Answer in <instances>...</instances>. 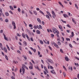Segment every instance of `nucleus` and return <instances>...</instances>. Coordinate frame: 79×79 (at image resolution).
<instances>
[{
  "instance_id": "1",
  "label": "nucleus",
  "mask_w": 79,
  "mask_h": 79,
  "mask_svg": "<svg viewBox=\"0 0 79 79\" xmlns=\"http://www.w3.org/2000/svg\"><path fill=\"white\" fill-rule=\"evenodd\" d=\"M12 24L13 26H14V29H15L16 27V25H15V23L14 21H12Z\"/></svg>"
},
{
  "instance_id": "2",
  "label": "nucleus",
  "mask_w": 79,
  "mask_h": 79,
  "mask_svg": "<svg viewBox=\"0 0 79 79\" xmlns=\"http://www.w3.org/2000/svg\"><path fill=\"white\" fill-rule=\"evenodd\" d=\"M52 30L54 34H56V31H57V29H56V28L53 27L52 28Z\"/></svg>"
},
{
  "instance_id": "3",
  "label": "nucleus",
  "mask_w": 79,
  "mask_h": 79,
  "mask_svg": "<svg viewBox=\"0 0 79 79\" xmlns=\"http://www.w3.org/2000/svg\"><path fill=\"white\" fill-rule=\"evenodd\" d=\"M52 14L53 15L52 17L54 19L55 17L56 16V15H55V12H54V11H53V10H52Z\"/></svg>"
},
{
  "instance_id": "4",
  "label": "nucleus",
  "mask_w": 79,
  "mask_h": 79,
  "mask_svg": "<svg viewBox=\"0 0 79 79\" xmlns=\"http://www.w3.org/2000/svg\"><path fill=\"white\" fill-rule=\"evenodd\" d=\"M48 61V62H49V63H53V61H52V60L51 59H47Z\"/></svg>"
},
{
  "instance_id": "5",
  "label": "nucleus",
  "mask_w": 79,
  "mask_h": 79,
  "mask_svg": "<svg viewBox=\"0 0 79 79\" xmlns=\"http://www.w3.org/2000/svg\"><path fill=\"white\" fill-rule=\"evenodd\" d=\"M3 36H4V39L6 40H7V41H8V39L6 37V35H5V34H3Z\"/></svg>"
},
{
  "instance_id": "6",
  "label": "nucleus",
  "mask_w": 79,
  "mask_h": 79,
  "mask_svg": "<svg viewBox=\"0 0 79 79\" xmlns=\"http://www.w3.org/2000/svg\"><path fill=\"white\" fill-rule=\"evenodd\" d=\"M53 44H54V45L57 48H59V47H58V46L54 42H53Z\"/></svg>"
},
{
  "instance_id": "7",
  "label": "nucleus",
  "mask_w": 79,
  "mask_h": 79,
  "mask_svg": "<svg viewBox=\"0 0 79 79\" xmlns=\"http://www.w3.org/2000/svg\"><path fill=\"white\" fill-rule=\"evenodd\" d=\"M22 71L23 73V74H24V73H25V69L23 67H22Z\"/></svg>"
},
{
  "instance_id": "8",
  "label": "nucleus",
  "mask_w": 79,
  "mask_h": 79,
  "mask_svg": "<svg viewBox=\"0 0 79 79\" xmlns=\"http://www.w3.org/2000/svg\"><path fill=\"white\" fill-rule=\"evenodd\" d=\"M59 28L61 30V31H63V29L62 28H63L62 26L61 25H59Z\"/></svg>"
},
{
  "instance_id": "9",
  "label": "nucleus",
  "mask_w": 79,
  "mask_h": 79,
  "mask_svg": "<svg viewBox=\"0 0 79 79\" xmlns=\"http://www.w3.org/2000/svg\"><path fill=\"white\" fill-rule=\"evenodd\" d=\"M30 49L31 50H32L34 52V53H35L36 52V49H33L31 47Z\"/></svg>"
},
{
  "instance_id": "10",
  "label": "nucleus",
  "mask_w": 79,
  "mask_h": 79,
  "mask_svg": "<svg viewBox=\"0 0 79 79\" xmlns=\"http://www.w3.org/2000/svg\"><path fill=\"white\" fill-rule=\"evenodd\" d=\"M51 73L52 74H56V73H55V71L54 70H52L51 71Z\"/></svg>"
},
{
  "instance_id": "11",
  "label": "nucleus",
  "mask_w": 79,
  "mask_h": 79,
  "mask_svg": "<svg viewBox=\"0 0 79 79\" xmlns=\"http://www.w3.org/2000/svg\"><path fill=\"white\" fill-rule=\"evenodd\" d=\"M35 68H36V69H38V70H39V71H41L40 69H39L38 66H37V65L35 66Z\"/></svg>"
},
{
  "instance_id": "12",
  "label": "nucleus",
  "mask_w": 79,
  "mask_h": 79,
  "mask_svg": "<svg viewBox=\"0 0 79 79\" xmlns=\"http://www.w3.org/2000/svg\"><path fill=\"white\" fill-rule=\"evenodd\" d=\"M4 51L5 53H7V49H6V48L4 47Z\"/></svg>"
},
{
  "instance_id": "13",
  "label": "nucleus",
  "mask_w": 79,
  "mask_h": 79,
  "mask_svg": "<svg viewBox=\"0 0 79 79\" xmlns=\"http://www.w3.org/2000/svg\"><path fill=\"white\" fill-rule=\"evenodd\" d=\"M46 12L50 17V18H52V15H51V14H50V12L48 11H47Z\"/></svg>"
},
{
  "instance_id": "14",
  "label": "nucleus",
  "mask_w": 79,
  "mask_h": 79,
  "mask_svg": "<svg viewBox=\"0 0 79 79\" xmlns=\"http://www.w3.org/2000/svg\"><path fill=\"white\" fill-rule=\"evenodd\" d=\"M0 47L2 50H3V46H2V44L1 43H0Z\"/></svg>"
},
{
  "instance_id": "15",
  "label": "nucleus",
  "mask_w": 79,
  "mask_h": 79,
  "mask_svg": "<svg viewBox=\"0 0 79 79\" xmlns=\"http://www.w3.org/2000/svg\"><path fill=\"white\" fill-rule=\"evenodd\" d=\"M44 69L45 71H46L47 73H48V70H47V68H46V67L45 66L44 67Z\"/></svg>"
},
{
  "instance_id": "16",
  "label": "nucleus",
  "mask_w": 79,
  "mask_h": 79,
  "mask_svg": "<svg viewBox=\"0 0 79 79\" xmlns=\"http://www.w3.org/2000/svg\"><path fill=\"white\" fill-rule=\"evenodd\" d=\"M65 60L67 61H69V59L67 56L65 57Z\"/></svg>"
},
{
  "instance_id": "17",
  "label": "nucleus",
  "mask_w": 79,
  "mask_h": 79,
  "mask_svg": "<svg viewBox=\"0 0 79 79\" xmlns=\"http://www.w3.org/2000/svg\"><path fill=\"white\" fill-rule=\"evenodd\" d=\"M29 68L30 69H33V66L30 65L29 67Z\"/></svg>"
},
{
  "instance_id": "18",
  "label": "nucleus",
  "mask_w": 79,
  "mask_h": 79,
  "mask_svg": "<svg viewBox=\"0 0 79 79\" xmlns=\"http://www.w3.org/2000/svg\"><path fill=\"white\" fill-rule=\"evenodd\" d=\"M39 12L40 13H41V14H42V15H44V13L43 12L41 11V10H40Z\"/></svg>"
},
{
  "instance_id": "19",
  "label": "nucleus",
  "mask_w": 79,
  "mask_h": 79,
  "mask_svg": "<svg viewBox=\"0 0 79 79\" xmlns=\"http://www.w3.org/2000/svg\"><path fill=\"white\" fill-rule=\"evenodd\" d=\"M36 32L37 34H40V32L39 30H37Z\"/></svg>"
},
{
  "instance_id": "20",
  "label": "nucleus",
  "mask_w": 79,
  "mask_h": 79,
  "mask_svg": "<svg viewBox=\"0 0 79 79\" xmlns=\"http://www.w3.org/2000/svg\"><path fill=\"white\" fill-rule=\"evenodd\" d=\"M37 20L38 21V22H39L40 23H41V20L39 18L37 19Z\"/></svg>"
},
{
  "instance_id": "21",
  "label": "nucleus",
  "mask_w": 79,
  "mask_h": 79,
  "mask_svg": "<svg viewBox=\"0 0 79 79\" xmlns=\"http://www.w3.org/2000/svg\"><path fill=\"white\" fill-rule=\"evenodd\" d=\"M46 17L48 18V19L49 20H50V17L48 15H46Z\"/></svg>"
},
{
  "instance_id": "22",
  "label": "nucleus",
  "mask_w": 79,
  "mask_h": 79,
  "mask_svg": "<svg viewBox=\"0 0 79 79\" xmlns=\"http://www.w3.org/2000/svg\"><path fill=\"white\" fill-rule=\"evenodd\" d=\"M40 42L42 45H43V44H44V42H43V41L42 40H40Z\"/></svg>"
},
{
  "instance_id": "23",
  "label": "nucleus",
  "mask_w": 79,
  "mask_h": 79,
  "mask_svg": "<svg viewBox=\"0 0 79 79\" xmlns=\"http://www.w3.org/2000/svg\"><path fill=\"white\" fill-rule=\"evenodd\" d=\"M75 6L76 8H77V10H78L79 8H78V6H77V5L76 4H75Z\"/></svg>"
},
{
  "instance_id": "24",
  "label": "nucleus",
  "mask_w": 79,
  "mask_h": 79,
  "mask_svg": "<svg viewBox=\"0 0 79 79\" xmlns=\"http://www.w3.org/2000/svg\"><path fill=\"white\" fill-rule=\"evenodd\" d=\"M22 35L23 38H24L25 39L26 38V36H25L24 33H22Z\"/></svg>"
},
{
  "instance_id": "25",
  "label": "nucleus",
  "mask_w": 79,
  "mask_h": 79,
  "mask_svg": "<svg viewBox=\"0 0 79 79\" xmlns=\"http://www.w3.org/2000/svg\"><path fill=\"white\" fill-rule=\"evenodd\" d=\"M6 46L8 50H9V51H10V48L9 47H8V45H6Z\"/></svg>"
},
{
  "instance_id": "26",
  "label": "nucleus",
  "mask_w": 79,
  "mask_h": 79,
  "mask_svg": "<svg viewBox=\"0 0 79 79\" xmlns=\"http://www.w3.org/2000/svg\"><path fill=\"white\" fill-rule=\"evenodd\" d=\"M75 65H76L77 67H79V65L78 63H75Z\"/></svg>"
},
{
  "instance_id": "27",
  "label": "nucleus",
  "mask_w": 79,
  "mask_h": 79,
  "mask_svg": "<svg viewBox=\"0 0 79 79\" xmlns=\"http://www.w3.org/2000/svg\"><path fill=\"white\" fill-rule=\"evenodd\" d=\"M72 20L73 22L75 24H76V22L74 20V19H72Z\"/></svg>"
},
{
  "instance_id": "28",
  "label": "nucleus",
  "mask_w": 79,
  "mask_h": 79,
  "mask_svg": "<svg viewBox=\"0 0 79 79\" xmlns=\"http://www.w3.org/2000/svg\"><path fill=\"white\" fill-rule=\"evenodd\" d=\"M33 12L34 13L35 15H37V12H36V11L35 10L33 11Z\"/></svg>"
},
{
  "instance_id": "29",
  "label": "nucleus",
  "mask_w": 79,
  "mask_h": 79,
  "mask_svg": "<svg viewBox=\"0 0 79 79\" xmlns=\"http://www.w3.org/2000/svg\"><path fill=\"white\" fill-rule=\"evenodd\" d=\"M5 15L6 16H9V14L8 12H6Z\"/></svg>"
},
{
  "instance_id": "30",
  "label": "nucleus",
  "mask_w": 79,
  "mask_h": 79,
  "mask_svg": "<svg viewBox=\"0 0 79 79\" xmlns=\"http://www.w3.org/2000/svg\"><path fill=\"white\" fill-rule=\"evenodd\" d=\"M63 68L64 69V70H65V71H67V69H66V68L65 66H63Z\"/></svg>"
},
{
  "instance_id": "31",
  "label": "nucleus",
  "mask_w": 79,
  "mask_h": 79,
  "mask_svg": "<svg viewBox=\"0 0 79 79\" xmlns=\"http://www.w3.org/2000/svg\"><path fill=\"white\" fill-rule=\"evenodd\" d=\"M39 29H42V26H41V25H39Z\"/></svg>"
},
{
  "instance_id": "32",
  "label": "nucleus",
  "mask_w": 79,
  "mask_h": 79,
  "mask_svg": "<svg viewBox=\"0 0 79 79\" xmlns=\"http://www.w3.org/2000/svg\"><path fill=\"white\" fill-rule=\"evenodd\" d=\"M61 21L63 23H66V21H64L63 19L61 20Z\"/></svg>"
},
{
  "instance_id": "33",
  "label": "nucleus",
  "mask_w": 79,
  "mask_h": 79,
  "mask_svg": "<svg viewBox=\"0 0 79 79\" xmlns=\"http://www.w3.org/2000/svg\"><path fill=\"white\" fill-rule=\"evenodd\" d=\"M10 9H11V10H13V8L12 7V6H10Z\"/></svg>"
},
{
  "instance_id": "34",
  "label": "nucleus",
  "mask_w": 79,
  "mask_h": 79,
  "mask_svg": "<svg viewBox=\"0 0 79 79\" xmlns=\"http://www.w3.org/2000/svg\"><path fill=\"white\" fill-rule=\"evenodd\" d=\"M63 74L64 77H66V73H65L64 72H63Z\"/></svg>"
},
{
  "instance_id": "35",
  "label": "nucleus",
  "mask_w": 79,
  "mask_h": 79,
  "mask_svg": "<svg viewBox=\"0 0 79 79\" xmlns=\"http://www.w3.org/2000/svg\"><path fill=\"white\" fill-rule=\"evenodd\" d=\"M72 37H74V32H72Z\"/></svg>"
},
{
  "instance_id": "36",
  "label": "nucleus",
  "mask_w": 79,
  "mask_h": 79,
  "mask_svg": "<svg viewBox=\"0 0 79 79\" xmlns=\"http://www.w3.org/2000/svg\"><path fill=\"white\" fill-rule=\"evenodd\" d=\"M68 14H69V16H73L72 14H71L70 13L68 12Z\"/></svg>"
},
{
  "instance_id": "37",
  "label": "nucleus",
  "mask_w": 79,
  "mask_h": 79,
  "mask_svg": "<svg viewBox=\"0 0 79 79\" xmlns=\"http://www.w3.org/2000/svg\"><path fill=\"white\" fill-rule=\"evenodd\" d=\"M66 40L67 41H70V39L69 38H66Z\"/></svg>"
},
{
  "instance_id": "38",
  "label": "nucleus",
  "mask_w": 79,
  "mask_h": 79,
  "mask_svg": "<svg viewBox=\"0 0 79 79\" xmlns=\"http://www.w3.org/2000/svg\"><path fill=\"white\" fill-rule=\"evenodd\" d=\"M5 58L6 60H8V56H6V55H5Z\"/></svg>"
},
{
  "instance_id": "39",
  "label": "nucleus",
  "mask_w": 79,
  "mask_h": 79,
  "mask_svg": "<svg viewBox=\"0 0 79 79\" xmlns=\"http://www.w3.org/2000/svg\"><path fill=\"white\" fill-rule=\"evenodd\" d=\"M5 22L6 23H8V19H6L5 20Z\"/></svg>"
},
{
  "instance_id": "40",
  "label": "nucleus",
  "mask_w": 79,
  "mask_h": 79,
  "mask_svg": "<svg viewBox=\"0 0 79 79\" xmlns=\"http://www.w3.org/2000/svg\"><path fill=\"white\" fill-rule=\"evenodd\" d=\"M18 11H19V12H21V9H20V8H19L18 9Z\"/></svg>"
},
{
  "instance_id": "41",
  "label": "nucleus",
  "mask_w": 79,
  "mask_h": 79,
  "mask_svg": "<svg viewBox=\"0 0 79 79\" xmlns=\"http://www.w3.org/2000/svg\"><path fill=\"white\" fill-rule=\"evenodd\" d=\"M66 26L68 27H69V28H71V26L69 25V24H68Z\"/></svg>"
},
{
  "instance_id": "42",
  "label": "nucleus",
  "mask_w": 79,
  "mask_h": 79,
  "mask_svg": "<svg viewBox=\"0 0 79 79\" xmlns=\"http://www.w3.org/2000/svg\"><path fill=\"white\" fill-rule=\"evenodd\" d=\"M63 16L64 18H66V14H64L63 15Z\"/></svg>"
},
{
  "instance_id": "43",
  "label": "nucleus",
  "mask_w": 79,
  "mask_h": 79,
  "mask_svg": "<svg viewBox=\"0 0 79 79\" xmlns=\"http://www.w3.org/2000/svg\"><path fill=\"white\" fill-rule=\"evenodd\" d=\"M24 44H25V46H26V45H27V43H26V41H24Z\"/></svg>"
},
{
  "instance_id": "44",
  "label": "nucleus",
  "mask_w": 79,
  "mask_h": 79,
  "mask_svg": "<svg viewBox=\"0 0 79 79\" xmlns=\"http://www.w3.org/2000/svg\"><path fill=\"white\" fill-rule=\"evenodd\" d=\"M58 44L59 45H61V43L59 41H58Z\"/></svg>"
},
{
  "instance_id": "45",
  "label": "nucleus",
  "mask_w": 79,
  "mask_h": 79,
  "mask_svg": "<svg viewBox=\"0 0 79 79\" xmlns=\"http://www.w3.org/2000/svg\"><path fill=\"white\" fill-rule=\"evenodd\" d=\"M9 12L10 13H11V15H13V12L11 11L10 10L9 11Z\"/></svg>"
},
{
  "instance_id": "46",
  "label": "nucleus",
  "mask_w": 79,
  "mask_h": 79,
  "mask_svg": "<svg viewBox=\"0 0 79 79\" xmlns=\"http://www.w3.org/2000/svg\"><path fill=\"white\" fill-rule=\"evenodd\" d=\"M17 36H19V37H21V35H19V33H17Z\"/></svg>"
},
{
  "instance_id": "47",
  "label": "nucleus",
  "mask_w": 79,
  "mask_h": 79,
  "mask_svg": "<svg viewBox=\"0 0 79 79\" xmlns=\"http://www.w3.org/2000/svg\"><path fill=\"white\" fill-rule=\"evenodd\" d=\"M34 28L35 29H37V26L36 25L34 26Z\"/></svg>"
},
{
  "instance_id": "48",
  "label": "nucleus",
  "mask_w": 79,
  "mask_h": 79,
  "mask_svg": "<svg viewBox=\"0 0 79 79\" xmlns=\"http://www.w3.org/2000/svg\"><path fill=\"white\" fill-rule=\"evenodd\" d=\"M23 57H24V58L26 60H27V57H25V56H24V55L23 56Z\"/></svg>"
},
{
  "instance_id": "49",
  "label": "nucleus",
  "mask_w": 79,
  "mask_h": 79,
  "mask_svg": "<svg viewBox=\"0 0 79 79\" xmlns=\"http://www.w3.org/2000/svg\"><path fill=\"white\" fill-rule=\"evenodd\" d=\"M10 48H11V49L12 50H14V49L13 48V47L12 46L10 47Z\"/></svg>"
},
{
  "instance_id": "50",
  "label": "nucleus",
  "mask_w": 79,
  "mask_h": 79,
  "mask_svg": "<svg viewBox=\"0 0 79 79\" xmlns=\"http://www.w3.org/2000/svg\"><path fill=\"white\" fill-rule=\"evenodd\" d=\"M69 46L71 47V48H73V46L71 44H69Z\"/></svg>"
},
{
  "instance_id": "51",
  "label": "nucleus",
  "mask_w": 79,
  "mask_h": 79,
  "mask_svg": "<svg viewBox=\"0 0 79 79\" xmlns=\"http://www.w3.org/2000/svg\"><path fill=\"white\" fill-rule=\"evenodd\" d=\"M17 52L18 53H19V54H21V52H20V51L19 50H17Z\"/></svg>"
},
{
  "instance_id": "52",
  "label": "nucleus",
  "mask_w": 79,
  "mask_h": 79,
  "mask_svg": "<svg viewBox=\"0 0 79 79\" xmlns=\"http://www.w3.org/2000/svg\"><path fill=\"white\" fill-rule=\"evenodd\" d=\"M48 47H49V48L50 49V50H52V48L50 46H49Z\"/></svg>"
},
{
  "instance_id": "53",
  "label": "nucleus",
  "mask_w": 79,
  "mask_h": 79,
  "mask_svg": "<svg viewBox=\"0 0 79 79\" xmlns=\"http://www.w3.org/2000/svg\"><path fill=\"white\" fill-rule=\"evenodd\" d=\"M51 35L52 37H54V35H53V34H51Z\"/></svg>"
},
{
  "instance_id": "54",
  "label": "nucleus",
  "mask_w": 79,
  "mask_h": 79,
  "mask_svg": "<svg viewBox=\"0 0 79 79\" xmlns=\"http://www.w3.org/2000/svg\"><path fill=\"white\" fill-rule=\"evenodd\" d=\"M29 27H32V25L31 24H29Z\"/></svg>"
},
{
  "instance_id": "55",
  "label": "nucleus",
  "mask_w": 79,
  "mask_h": 79,
  "mask_svg": "<svg viewBox=\"0 0 79 79\" xmlns=\"http://www.w3.org/2000/svg\"><path fill=\"white\" fill-rule=\"evenodd\" d=\"M31 41H32V42H33L34 41V40L33 39V38H32L31 37L30 39Z\"/></svg>"
},
{
  "instance_id": "56",
  "label": "nucleus",
  "mask_w": 79,
  "mask_h": 79,
  "mask_svg": "<svg viewBox=\"0 0 79 79\" xmlns=\"http://www.w3.org/2000/svg\"><path fill=\"white\" fill-rule=\"evenodd\" d=\"M60 52H61V53H63V50L62 49H60Z\"/></svg>"
},
{
  "instance_id": "57",
  "label": "nucleus",
  "mask_w": 79,
  "mask_h": 79,
  "mask_svg": "<svg viewBox=\"0 0 79 79\" xmlns=\"http://www.w3.org/2000/svg\"><path fill=\"white\" fill-rule=\"evenodd\" d=\"M29 54H30V55H32V53L31 52L29 51Z\"/></svg>"
},
{
  "instance_id": "58",
  "label": "nucleus",
  "mask_w": 79,
  "mask_h": 79,
  "mask_svg": "<svg viewBox=\"0 0 79 79\" xmlns=\"http://www.w3.org/2000/svg\"><path fill=\"white\" fill-rule=\"evenodd\" d=\"M19 49L20 50H21V51H22V48H21V47L20 46L19 47Z\"/></svg>"
},
{
  "instance_id": "59",
  "label": "nucleus",
  "mask_w": 79,
  "mask_h": 79,
  "mask_svg": "<svg viewBox=\"0 0 79 79\" xmlns=\"http://www.w3.org/2000/svg\"><path fill=\"white\" fill-rule=\"evenodd\" d=\"M0 12L1 13H2L3 11H2V10L1 9V8H0Z\"/></svg>"
},
{
  "instance_id": "60",
  "label": "nucleus",
  "mask_w": 79,
  "mask_h": 79,
  "mask_svg": "<svg viewBox=\"0 0 79 79\" xmlns=\"http://www.w3.org/2000/svg\"><path fill=\"white\" fill-rule=\"evenodd\" d=\"M56 34H59V32L58 31H56Z\"/></svg>"
},
{
  "instance_id": "61",
  "label": "nucleus",
  "mask_w": 79,
  "mask_h": 79,
  "mask_svg": "<svg viewBox=\"0 0 79 79\" xmlns=\"http://www.w3.org/2000/svg\"><path fill=\"white\" fill-rule=\"evenodd\" d=\"M11 78L12 79H15V78L13 76H12V77H11Z\"/></svg>"
},
{
  "instance_id": "62",
  "label": "nucleus",
  "mask_w": 79,
  "mask_h": 79,
  "mask_svg": "<svg viewBox=\"0 0 79 79\" xmlns=\"http://www.w3.org/2000/svg\"><path fill=\"white\" fill-rule=\"evenodd\" d=\"M30 64L31 66H33V64H32V63L31 62H30Z\"/></svg>"
},
{
  "instance_id": "63",
  "label": "nucleus",
  "mask_w": 79,
  "mask_h": 79,
  "mask_svg": "<svg viewBox=\"0 0 79 79\" xmlns=\"http://www.w3.org/2000/svg\"><path fill=\"white\" fill-rule=\"evenodd\" d=\"M42 24L43 25H45V23L43 21H42Z\"/></svg>"
},
{
  "instance_id": "64",
  "label": "nucleus",
  "mask_w": 79,
  "mask_h": 79,
  "mask_svg": "<svg viewBox=\"0 0 79 79\" xmlns=\"http://www.w3.org/2000/svg\"><path fill=\"white\" fill-rule=\"evenodd\" d=\"M29 13H30V14H31V15H32V12H31V11L30 10L29 11Z\"/></svg>"
}]
</instances>
